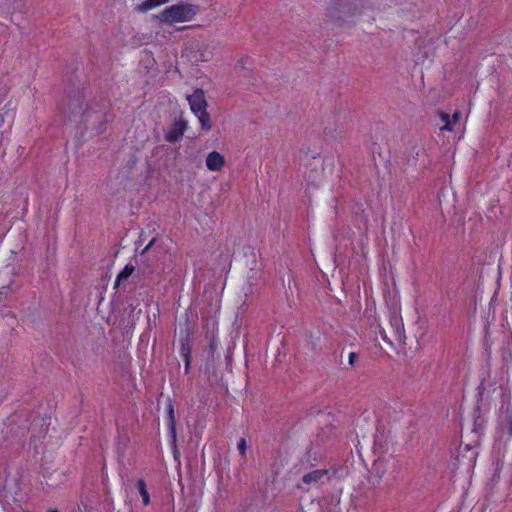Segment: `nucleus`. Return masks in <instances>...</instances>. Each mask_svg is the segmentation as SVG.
Returning a JSON list of instances; mask_svg holds the SVG:
<instances>
[{"mask_svg":"<svg viewBox=\"0 0 512 512\" xmlns=\"http://www.w3.org/2000/svg\"><path fill=\"white\" fill-rule=\"evenodd\" d=\"M198 12V6L189 3L172 5L154 17L160 22L173 25L177 22H186L194 18Z\"/></svg>","mask_w":512,"mask_h":512,"instance_id":"1","label":"nucleus"},{"mask_svg":"<svg viewBox=\"0 0 512 512\" xmlns=\"http://www.w3.org/2000/svg\"><path fill=\"white\" fill-rule=\"evenodd\" d=\"M359 9L354 0H334L327 10V17L332 22L339 23L359 12Z\"/></svg>","mask_w":512,"mask_h":512,"instance_id":"2","label":"nucleus"},{"mask_svg":"<svg viewBox=\"0 0 512 512\" xmlns=\"http://www.w3.org/2000/svg\"><path fill=\"white\" fill-rule=\"evenodd\" d=\"M187 100L189 102L191 111L195 115L202 111H205L207 108V101L205 98V93L200 88L194 90V92L191 95H188Z\"/></svg>","mask_w":512,"mask_h":512,"instance_id":"3","label":"nucleus"},{"mask_svg":"<svg viewBox=\"0 0 512 512\" xmlns=\"http://www.w3.org/2000/svg\"><path fill=\"white\" fill-rule=\"evenodd\" d=\"M187 129V122L180 117L176 120L170 130L166 133L165 139L170 143H175L180 140Z\"/></svg>","mask_w":512,"mask_h":512,"instance_id":"4","label":"nucleus"},{"mask_svg":"<svg viewBox=\"0 0 512 512\" xmlns=\"http://www.w3.org/2000/svg\"><path fill=\"white\" fill-rule=\"evenodd\" d=\"M68 110L71 115L76 116L81 113L83 121L87 125H93L94 123H90V113L88 111L82 112V103L80 101V95H78L77 99L70 100L68 103Z\"/></svg>","mask_w":512,"mask_h":512,"instance_id":"5","label":"nucleus"},{"mask_svg":"<svg viewBox=\"0 0 512 512\" xmlns=\"http://www.w3.org/2000/svg\"><path fill=\"white\" fill-rule=\"evenodd\" d=\"M328 470L327 469H317L312 472H309L302 477V483L306 486L310 487L312 485H315L319 483L325 476H327ZM307 488L306 490H308Z\"/></svg>","mask_w":512,"mask_h":512,"instance_id":"6","label":"nucleus"},{"mask_svg":"<svg viewBox=\"0 0 512 512\" xmlns=\"http://www.w3.org/2000/svg\"><path fill=\"white\" fill-rule=\"evenodd\" d=\"M225 164L224 157L217 151H213L207 155L206 166L211 171H219Z\"/></svg>","mask_w":512,"mask_h":512,"instance_id":"7","label":"nucleus"},{"mask_svg":"<svg viewBox=\"0 0 512 512\" xmlns=\"http://www.w3.org/2000/svg\"><path fill=\"white\" fill-rule=\"evenodd\" d=\"M181 355L185 361V370L186 372L189 369L190 365V354L191 348L189 346V336L187 335L185 338H181Z\"/></svg>","mask_w":512,"mask_h":512,"instance_id":"8","label":"nucleus"},{"mask_svg":"<svg viewBox=\"0 0 512 512\" xmlns=\"http://www.w3.org/2000/svg\"><path fill=\"white\" fill-rule=\"evenodd\" d=\"M137 487H138L139 493L142 497L143 504L145 506L149 505L150 504V496L147 491L145 481L143 479H139L137 482Z\"/></svg>","mask_w":512,"mask_h":512,"instance_id":"9","label":"nucleus"},{"mask_svg":"<svg viewBox=\"0 0 512 512\" xmlns=\"http://www.w3.org/2000/svg\"><path fill=\"white\" fill-rule=\"evenodd\" d=\"M134 270H135V268L133 265H130V264L126 265L124 267V269L118 274L116 281H115V286H118L121 281L128 279L131 276V274L134 272Z\"/></svg>","mask_w":512,"mask_h":512,"instance_id":"10","label":"nucleus"},{"mask_svg":"<svg viewBox=\"0 0 512 512\" xmlns=\"http://www.w3.org/2000/svg\"><path fill=\"white\" fill-rule=\"evenodd\" d=\"M155 7H158L156 0H145L135 6V11L145 13Z\"/></svg>","mask_w":512,"mask_h":512,"instance_id":"11","label":"nucleus"},{"mask_svg":"<svg viewBox=\"0 0 512 512\" xmlns=\"http://www.w3.org/2000/svg\"><path fill=\"white\" fill-rule=\"evenodd\" d=\"M196 115L198 116V119L200 121L201 128L206 131H209L212 127L209 113L205 110Z\"/></svg>","mask_w":512,"mask_h":512,"instance_id":"12","label":"nucleus"},{"mask_svg":"<svg viewBox=\"0 0 512 512\" xmlns=\"http://www.w3.org/2000/svg\"><path fill=\"white\" fill-rule=\"evenodd\" d=\"M503 428L512 436V411L507 410L503 419Z\"/></svg>","mask_w":512,"mask_h":512,"instance_id":"13","label":"nucleus"},{"mask_svg":"<svg viewBox=\"0 0 512 512\" xmlns=\"http://www.w3.org/2000/svg\"><path fill=\"white\" fill-rule=\"evenodd\" d=\"M440 118L445 123L441 129L442 130L451 131L452 130V123L450 121L449 114H447L445 112H441L440 113Z\"/></svg>","mask_w":512,"mask_h":512,"instance_id":"14","label":"nucleus"},{"mask_svg":"<svg viewBox=\"0 0 512 512\" xmlns=\"http://www.w3.org/2000/svg\"><path fill=\"white\" fill-rule=\"evenodd\" d=\"M168 418L170 423V429L172 431L173 436L175 437V419H174V409L170 405L168 409Z\"/></svg>","mask_w":512,"mask_h":512,"instance_id":"15","label":"nucleus"},{"mask_svg":"<svg viewBox=\"0 0 512 512\" xmlns=\"http://www.w3.org/2000/svg\"><path fill=\"white\" fill-rule=\"evenodd\" d=\"M237 448H238L239 453L241 454V456H242V457H245V455H246V449H247V442H246V439H245V438H241V439L238 441Z\"/></svg>","mask_w":512,"mask_h":512,"instance_id":"16","label":"nucleus"},{"mask_svg":"<svg viewBox=\"0 0 512 512\" xmlns=\"http://www.w3.org/2000/svg\"><path fill=\"white\" fill-rule=\"evenodd\" d=\"M358 358V354L355 352H351L348 357V363L350 366H353L356 359Z\"/></svg>","mask_w":512,"mask_h":512,"instance_id":"17","label":"nucleus"},{"mask_svg":"<svg viewBox=\"0 0 512 512\" xmlns=\"http://www.w3.org/2000/svg\"><path fill=\"white\" fill-rule=\"evenodd\" d=\"M155 241H156V239H155V238H153V239H152V240H151V241L146 245V247L142 250L141 255H144L146 252H148V251L151 249V247L154 245Z\"/></svg>","mask_w":512,"mask_h":512,"instance_id":"18","label":"nucleus"},{"mask_svg":"<svg viewBox=\"0 0 512 512\" xmlns=\"http://www.w3.org/2000/svg\"><path fill=\"white\" fill-rule=\"evenodd\" d=\"M10 290V286H2L0 288V295H6Z\"/></svg>","mask_w":512,"mask_h":512,"instance_id":"19","label":"nucleus"},{"mask_svg":"<svg viewBox=\"0 0 512 512\" xmlns=\"http://www.w3.org/2000/svg\"><path fill=\"white\" fill-rule=\"evenodd\" d=\"M96 114H97L96 117H95L96 120H98L100 122V124L102 125V118H103L102 113H96Z\"/></svg>","mask_w":512,"mask_h":512,"instance_id":"20","label":"nucleus"},{"mask_svg":"<svg viewBox=\"0 0 512 512\" xmlns=\"http://www.w3.org/2000/svg\"><path fill=\"white\" fill-rule=\"evenodd\" d=\"M459 120V113L456 112L453 114V123H456Z\"/></svg>","mask_w":512,"mask_h":512,"instance_id":"21","label":"nucleus"},{"mask_svg":"<svg viewBox=\"0 0 512 512\" xmlns=\"http://www.w3.org/2000/svg\"><path fill=\"white\" fill-rule=\"evenodd\" d=\"M156 2H157V5L160 6V5L168 3L169 0H156Z\"/></svg>","mask_w":512,"mask_h":512,"instance_id":"22","label":"nucleus"},{"mask_svg":"<svg viewBox=\"0 0 512 512\" xmlns=\"http://www.w3.org/2000/svg\"><path fill=\"white\" fill-rule=\"evenodd\" d=\"M186 28H187V27H181V28H179L178 30H180V31H181V30H184V29H186Z\"/></svg>","mask_w":512,"mask_h":512,"instance_id":"23","label":"nucleus"},{"mask_svg":"<svg viewBox=\"0 0 512 512\" xmlns=\"http://www.w3.org/2000/svg\"><path fill=\"white\" fill-rule=\"evenodd\" d=\"M297 487H298L299 489H303V487H302L300 484H298V485H297Z\"/></svg>","mask_w":512,"mask_h":512,"instance_id":"24","label":"nucleus"},{"mask_svg":"<svg viewBox=\"0 0 512 512\" xmlns=\"http://www.w3.org/2000/svg\"><path fill=\"white\" fill-rule=\"evenodd\" d=\"M48 512H58L57 510H49Z\"/></svg>","mask_w":512,"mask_h":512,"instance_id":"25","label":"nucleus"}]
</instances>
